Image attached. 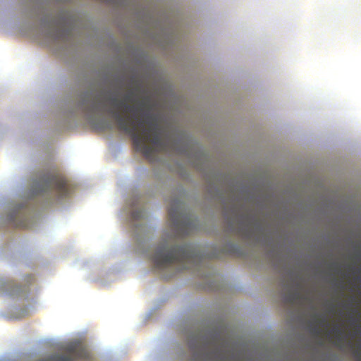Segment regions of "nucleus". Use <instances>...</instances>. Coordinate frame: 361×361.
I'll list each match as a JSON object with an SVG mask.
<instances>
[{
	"instance_id": "obj_1",
	"label": "nucleus",
	"mask_w": 361,
	"mask_h": 361,
	"mask_svg": "<svg viewBox=\"0 0 361 361\" xmlns=\"http://www.w3.org/2000/svg\"><path fill=\"white\" fill-rule=\"evenodd\" d=\"M67 0H22L21 20L49 42L54 54L66 61Z\"/></svg>"
},
{
	"instance_id": "obj_2",
	"label": "nucleus",
	"mask_w": 361,
	"mask_h": 361,
	"mask_svg": "<svg viewBox=\"0 0 361 361\" xmlns=\"http://www.w3.org/2000/svg\"><path fill=\"white\" fill-rule=\"evenodd\" d=\"M132 93L128 94L125 99L118 101L116 97L109 99L112 109L110 112L116 121L118 128L128 134L133 139L137 151L141 152L148 159L152 160L159 152L168 150V142L161 138L157 125L149 123L146 127L143 121L135 120L136 107L129 105Z\"/></svg>"
},
{
	"instance_id": "obj_3",
	"label": "nucleus",
	"mask_w": 361,
	"mask_h": 361,
	"mask_svg": "<svg viewBox=\"0 0 361 361\" xmlns=\"http://www.w3.org/2000/svg\"><path fill=\"white\" fill-rule=\"evenodd\" d=\"M52 185L56 187L55 192L59 195V201L66 199V187L61 180L41 173L32 178L30 187L23 195H20L16 201L10 203L7 209L8 219L16 224L32 228V219L35 213L29 200L37 196H42L44 204H49L52 201L49 194Z\"/></svg>"
},
{
	"instance_id": "obj_4",
	"label": "nucleus",
	"mask_w": 361,
	"mask_h": 361,
	"mask_svg": "<svg viewBox=\"0 0 361 361\" xmlns=\"http://www.w3.org/2000/svg\"><path fill=\"white\" fill-rule=\"evenodd\" d=\"M204 258V255L192 244L169 247L165 243L159 245L151 256L154 267L159 270L173 265L179 266L178 271L197 269L202 265Z\"/></svg>"
},
{
	"instance_id": "obj_5",
	"label": "nucleus",
	"mask_w": 361,
	"mask_h": 361,
	"mask_svg": "<svg viewBox=\"0 0 361 361\" xmlns=\"http://www.w3.org/2000/svg\"><path fill=\"white\" fill-rule=\"evenodd\" d=\"M69 361H96V357L85 339L69 341Z\"/></svg>"
},
{
	"instance_id": "obj_6",
	"label": "nucleus",
	"mask_w": 361,
	"mask_h": 361,
	"mask_svg": "<svg viewBox=\"0 0 361 361\" xmlns=\"http://www.w3.org/2000/svg\"><path fill=\"white\" fill-rule=\"evenodd\" d=\"M0 293L5 294L13 298L25 299L27 295L25 287L19 286L11 281L0 279Z\"/></svg>"
},
{
	"instance_id": "obj_7",
	"label": "nucleus",
	"mask_w": 361,
	"mask_h": 361,
	"mask_svg": "<svg viewBox=\"0 0 361 361\" xmlns=\"http://www.w3.org/2000/svg\"><path fill=\"white\" fill-rule=\"evenodd\" d=\"M67 114V97L66 94H63L57 99L55 104V116L59 122L66 123Z\"/></svg>"
},
{
	"instance_id": "obj_8",
	"label": "nucleus",
	"mask_w": 361,
	"mask_h": 361,
	"mask_svg": "<svg viewBox=\"0 0 361 361\" xmlns=\"http://www.w3.org/2000/svg\"><path fill=\"white\" fill-rule=\"evenodd\" d=\"M180 202L174 201V202L169 208V215L174 224H177L180 220Z\"/></svg>"
},
{
	"instance_id": "obj_9",
	"label": "nucleus",
	"mask_w": 361,
	"mask_h": 361,
	"mask_svg": "<svg viewBox=\"0 0 361 361\" xmlns=\"http://www.w3.org/2000/svg\"><path fill=\"white\" fill-rule=\"evenodd\" d=\"M302 295L298 290H290L288 294L284 297V301L288 305H295L300 302Z\"/></svg>"
},
{
	"instance_id": "obj_10",
	"label": "nucleus",
	"mask_w": 361,
	"mask_h": 361,
	"mask_svg": "<svg viewBox=\"0 0 361 361\" xmlns=\"http://www.w3.org/2000/svg\"><path fill=\"white\" fill-rule=\"evenodd\" d=\"M333 331L336 334V337L337 338L338 344L341 345L343 342V336L344 334L343 329H342L339 326H336V327H334L333 329Z\"/></svg>"
},
{
	"instance_id": "obj_11",
	"label": "nucleus",
	"mask_w": 361,
	"mask_h": 361,
	"mask_svg": "<svg viewBox=\"0 0 361 361\" xmlns=\"http://www.w3.org/2000/svg\"><path fill=\"white\" fill-rule=\"evenodd\" d=\"M144 216V212L141 209L140 210H135L132 213V217L135 220H138Z\"/></svg>"
},
{
	"instance_id": "obj_12",
	"label": "nucleus",
	"mask_w": 361,
	"mask_h": 361,
	"mask_svg": "<svg viewBox=\"0 0 361 361\" xmlns=\"http://www.w3.org/2000/svg\"><path fill=\"white\" fill-rule=\"evenodd\" d=\"M353 355L355 361H361V348L353 350Z\"/></svg>"
},
{
	"instance_id": "obj_13",
	"label": "nucleus",
	"mask_w": 361,
	"mask_h": 361,
	"mask_svg": "<svg viewBox=\"0 0 361 361\" xmlns=\"http://www.w3.org/2000/svg\"><path fill=\"white\" fill-rule=\"evenodd\" d=\"M322 324L326 323V319H323L322 320Z\"/></svg>"
},
{
	"instance_id": "obj_14",
	"label": "nucleus",
	"mask_w": 361,
	"mask_h": 361,
	"mask_svg": "<svg viewBox=\"0 0 361 361\" xmlns=\"http://www.w3.org/2000/svg\"><path fill=\"white\" fill-rule=\"evenodd\" d=\"M68 26H69V28H70V27H71V24H70V23L68 24ZM69 31H71V30H69ZM70 32H69V33H70Z\"/></svg>"
}]
</instances>
